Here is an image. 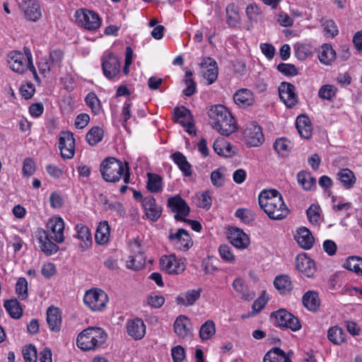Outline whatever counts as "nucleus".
Wrapping results in <instances>:
<instances>
[{"mask_svg":"<svg viewBox=\"0 0 362 362\" xmlns=\"http://www.w3.org/2000/svg\"><path fill=\"white\" fill-rule=\"evenodd\" d=\"M47 230L39 229L36 232V238L40 250L47 255L56 253L59 247L52 241L62 243L64 240V222L60 217L50 218L47 223Z\"/></svg>","mask_w":362,"mask_h":362,"instance_id":"obj_1","label":"nucleus"},{"mask_svg":"<svg viewBox=\"0 0 362 362\" xmlns=\"http://www.w3.org/2000/svg\"><path fill=\"white\" fill-rule=\"evenodd\" d=\"M258 200L261 209L272 220H282L289 214L281 194L276 189L262 191Z\"/></svg>","mask_w":362,"mask_h":362,"instance_id":"obj_2","label":"nucleus"},{"mask_svg":"<svg viewBox=\"0 0 362 362\" xmlns=\"http://www.w3.org/2000/svg\"><path fill=\"white\" fill-rule=\"evenodd\" d=\"M212 127L222 135L229 136L237 130V125L230 112L222 105L212 106L208 111Z\"/></svg>","mask_w":362,"mask_h":362,"instance_id":"obj_3","label":"nucleus"},{"mask_svg":"<svg viewBox=\"0 0 362 362\" xmlns=\"http://www.w3.org/2000/svg\"><path fill=\"white\" fill-rule=\"evenodd\" d=\"M100 171L103 178L110 182H116L119 181L124 175V181L126 184L129 183L130 174L129 172L128 164L126 163V169L123 163L112 157L105 159L100 165Z\"/></svg>","mask_w":362,"mask_h":362,"instance_id":"obj_4","label":"nucleus"},{"mask_svg":"<svg viewBox=\"0 0 362 362\" xmlns=\"http://www.w3.org/2000/svg\"><path fill=\"white\" fill-rule=\"evenodd\" d=\"M107 334L100 327H88L81 332L77 337V346L83 351L95 350L103 344Z\"/></svg>","mask_w":362,"mask_h":362,"instance_id":"obj_5","label":"nucleus"},{"mask_svg":"<svg viewBox=\"0 0 362 362\" xmlns=\"http://www.w3.org/2000/svg\"><path fill=\"white\" fill-rule=\"evenodd\" d=\"M30 62H33L30 49L24 48V53L12 51L8 54V63L10 68L15 72L23 74L30 66Z\"/></svg>","mask_w":362,"mask_h":362,"instance_id":"obj_6","label":"nucleus"},{"mask_svg":"<svg viewBox=\"0 0 362 362\" xmlns=\"http://www.w3.org/2000/svg\"><path fill=\"white\" fill-rule=\"evenodd\" d=\"M84 303L93 311H101L108 302L106 293L100 289H90L84 295Z\"/></svg>","mask_w":362,"mask_h":362,"instance_id":"obj_7","label":"nucleus"},{"mask_svg":"<svg viewBox=\"0 0 362 362\" xmlns=\"http://www.w3.org/2000/svg\"><path fill=\"white\" fill-rule=\"evenodd\" d=\"M279 327L288 328L293 332L301 328V324L296 316L288 313L285 309H279L271 314Z\"/></svg>","mask_w":362,"mask_h":362,"instance_id":"obj_8","label":"nucleus"},{"mask_svg":"<svg viewBox=\"0 0 362 362\" xmlns=\"http://www.w3.org/2000/svg\"><path fill=\"white\" fill-rule=\"evenodd\" d=\"M76 22L89 30L98 29L101 23L99 16L94 11L87 9H80L75 13Z\"/></svg>","mask_w":362,"mask_h":362,"instance_id":"obj_9","label":"nucleus"},{"mask_svg":"<svg viewBox=\"0 0 362 362\" xmlns=\"http://www.w3.org/2000/svg\"><path fill=\"white\" fill-rule=\"evenodd\" d=\"M59 148L64 159H71L75 154V139L72 132H61L59 134Z\"/></svg>","mask_w":362,"mask_h":362,"instance_id":"obj_10","label":"nucleus"},{"mask_svg":"<svg viewBox=\"0 0 362 362\" xmlns=\"http://www.w3.org/2000/svg\"><path fill=\"white\" fill-rule=\"evenodd\" d=\"M102 67L105 77L112 80L120 73L121 63L116 55L109 53L102 57Z\"/></svg>","mask_w":362,"mask_h":362,"instance_id":"obj_11","label":"nucleus"},{"mask_svg":"<svg viewBox=\"0 0 362 362\" xmlns=\"http://www.w3.org/2000/svg\"><path fill=\"white\" fill-rule=\"evenodd\" d=\"M168 238L170 243L178 250H188L193 244L188 232L183 228L178 229L176 233L170 231Z\"/></svg>","mask_w":362,"mask_h":362,"instance_id":"obj_12","label":"nucleus"},{"mask_svg":"<svg viewBox=\"0 0 362 362\" xmlns=\"http://www.w3.org/2000/svg\"><path fill=\"white\" fill-rule=\"evenodd\" d=\"M168 206L175 213V218L177 221H186V217L190 211L189 206L186 202L179 195L170 197L168 200Z\"/></svg>","mask_w":362,"mask_h":362,"instance_id":"obj_13","label":"nucleus"},{"mask_svg":"<svg viewBox=\"0 0 362 362\" xmlns=\"http://www.w3.org/2000/svg\"><path fill=\"white\" fill-rule=\"evenodd\" d=\"M160 266L163 271L169 274H178L185 269V265L175 255H164L160 258Z\"/></svg>","mask_w":362,"mask_h":362,"instance_id":"obj_14","label":"nucleus"},{"mask_svg":"<svg viewBox=\"0 0 362 362\" xmlns=\"http://www.w3.org/2000/svg\"><path fill=\"white\" fill-rule=\"evenodd\" d=\"M174 119L176 122L183 126L189 134H195L193 116L187 108L183 106L175 108Z\"/></svg>","mask_w":362,"mask_h":362,"instance_id":"obj_15","label":"nucleus"},{"mask_svg":"<svg viewBox=\"0 0 362 362\" xmlns=\"http://www.w3.org/2000/svg\"><path fill=\"white\" fill-rule=\"evenodd\" d=\"M279 94L281 101L287 107L291 108L298 102L295 86L288 82H282L279 87Z\"/></svg>","mask_w":362,"mask_h":362,"instance_id":"obj_16","label":"nucleus"},{"mask_svg":"<svg viewBox=\"0 0 362 362\" xmlns=\"http://www.w3.org/2000/svg\"><path fill=\"white\" fill-rule=\"evenodd\" d=\"M173 330L180 339L190 338L192 335V327L189 319L185 315H179L174 322Z\"/></svg>","mask_w":362,"mask_h":362,"instance_id":"obj_17","label":"nucleus"},{"mask_svg":"<svg viewBox=\"0 0 362 362\" xmlns=\"http://www.w3.org/2000/svg\"><path fill=\"white\" fill-rule=\"evenodd\" d=\"M228 238L230 243L238 249H245L250 245V238L243 230L236 227L228 228Z\"/></svg>","mask_w":362,"mask_h":362,"instance_id":"obj_18","label":"nucleus"},{"mask_svg":"<svg viewBox=\"0 0 362 362\" xmlns=\"http://www.w3.org/2000/svg\"><path fill=\"white\" fill-rule=\"evenodd\" d=\"M147 218L156 221L161 216L162 207L156 204L155 198L148 195L144 198L142 205Z\"/></svg>","mask_w":362,"mask_h":362,"instance_id":"obj_19","label":"nucleus"},{"mask_svg":"<svg viewBox=\"0 0 362 362\" xmlns=\"http://www.w3.org/2000/svg\"><path fill=\"white\" fill-rule=\"evenodd\" d=\"M25 17L32 21H37L42 16L41 7L37 0H25L21 4Z\"/></svg>","mask_w":362,"mask_h":362,"instance_id":"obj_20","label":"nucleus"},{"mask_svg":"<svg viewBox=\"0 0 362 362\" xmlns=\"http://www.w3.org/2000/svg\"><path fill=\"white\" fill-rule=\"evenodd\" d=\"M297 269L308 277H312L316 271L315 262L305 255H298L296 259Z\"/></svg>","mask_w":362,"mask_h":362,"instance_id":"obj_21","label":"nucleus"},{"mask_svg":"<svg viewBox=\"0 0 362 362\" xmlns=\"http://www.w3.org/2000/svg\"><path fill=\"white\" fill-rule=\"evenodd\" d=\"M131 247L134 252H137V254L129 257V259L127 261V267L132 270H139L145 265L144 256L139 251L140 243L137 240H134V242L132 243Z\"/></svg>","mask_w":362,"mask_h":362,"instance_id":"obj_22","label":"nucleus"},{"mask_svg":"<svg viewBox=\"0 0 362 362\" xmlns=\"http://www.w3.org/2000/svg\"><path fill=\"white\" fill-rule=\"evenodd\" d=\"M245 136L247 144L252 146H258L264 140L262 128L257 124H252L250 127L247 128L245 131Z\"/></svg>","mask_w":362,"mask_h":362,"instance_id":"obj_23","label":"nucleus"},{"mask_svg":"<svg viewBox=\"0 0 362 362\" xmlns=\"http://www.w3.org/2000/svg\"><path fill=\"white\" fill-rule=\"evenodd\" d=\"M127 330L129 335L135 339H142L146 333V325L141 319L136 318L128 322Z\"/></svg>","mask_w":362,"mask_h":362,"instance_id":"obj_24","label":"nucleus"},{"mask_svg":"<svg viewBox=\"0 0 362 362\" xmlns=\"http://www.w3.org/2000/svg\"><path fill=\"white\" fill-rule=\"evenodd\" d=\"M233 100L240 107H246L254 104L255 96L250 90L241 88L233 95Z\"/></svg>","mask_w":362,"mask_h":362,"instance_id":"obj_25","label":"nucleus"},{"mask_svg":"<svg viewBox=\"0 0 362 362\" xmlns=\"http://www.w3.org/2000/svg\"><path fill=\"white\" fill-rule=\"evenodd\" d=\"M47 322L49 329L53 332H59L62 325L61 313L59 308L51 306L47 310Z\"/></svg>","mask_w":362,"mask_h":362,"instance_id":"obj_26","label":"nucleus"},{"mask_svg":"<svg viewBox=\"0 0 362 362\" xmlns=\"http://www.w3.org/2000/svg\"><path fill=\"white\" fill-rule=\"evenodd\" d=\"M298 245L305 250L310 249L314 243V238L311 232L305 227L300 228L295 236Z\"/></svg>","mask_w":362,"mask_h":362,"instance_id":"obj_27","label":"nucleus"},{"mask_svg":"<svg viewBox=\"0 0 362 362\" xmlns=\"http://www.w3.org/2000/svg\"><path fill=\"white\" fill-rule=\"evenodd\" d=\"M214 150L219 156L231 157L236 153V148L224 139H218L214 142Z\"/></svg>","mask_w":362,"mask_h":362,"instance_id":"obj_28","label":"nucleus"},{"mask_svg":"<svg viewBox=\"0 0 362 362\" xmlns=\"http://www.w3.org/2000/svg\"><path fill=\"white\" fill-rule=\"evenodd\" d=\"M76 230L75 237L83 241L80 247L83 251L86 250L92 245V237L89 228L82 223H78L76 226Z\"/></svg>","mask_w":362,"mask_h":362,"instance_id":"obj_29","label":"nucleus"},{"mask_svg":"<svg viewBox=\"0 0 362 362\" xmlns=\"http://www.w3.org/2000/svg\"><path fill=\"white\" fill-rule=\"evenodd\" d=\"M201 291V289H192L182 293L176 298L177 303L185 306L192 305L199 298Z\"/></svg>","mask_w":362,"mask_h":362,"instance_id":"obj_30","label":"nucleus"},{"mask_svg":"<svg viewBox=\"0 0 362 362\" xmlns=\"http://www.w3.org/2000/svg\"><path fill=\"white\" fill-rule=\"evenodd\" d=\"M296 129L302 138L309 139L312 135V127L309 118L305 115H299L296 121Z\"/></svg>","mask_w":362,"mask_h":362,"instance_id":"obj_31","label":"nucleus"},{"mask_svg":"<svg viewBox=\"0 0 362 362\" xmlns=\"http://www.w3.org/2000/svg\"><path fill=\"white\" fill-rule=\"evenodd\" d=\"M263 362H292L280 348H274L264 357Z\"/></svg>","mask_w":362,"mask_h":362,"instance_id":"obj_32","label":"nucleus"},{"mask_svg":"<svg viewBox=\"0 0 362 362\" xmlns=\"http://www.w3.org/2000/svg\"><path fill=\"white\" fill-rule=\"evenodd\" d=\"M319 60L325 65H330L336 59V52L329 44H324L318 55Z\"/></svg>","mask_w":362,"mask_h":362,"instance_id":"obj_33","label":"nucleus"},{"mask_svg":"<svg viewBox=\"0 0 362 362\" xmlns=\"http://www.w3.org/2000/svg\"><path fill=\"white\" fill-rule=\"evenodd\" d=\"M234 290L240 294L241 298L246 300H252L255 297V294L250 291L247 284L240 279L237 278L233 282Z\"/></svg>","mask_w":362,"mask_h":362,"instance_id":"obj_34","label":"nucleus"},{"mask_svg":"<svg viewBox=\"0 0 362 362\" xmlns=\"http://www.w3.org/2000/svg\"><path fill=\"white\" fill-rule=\"evenodd\" d=\"M274 285L281 294H287L293 288L291 281L286 275L276 276L274 281Z\"/></svg>","mask_w":362,"mask_h":362,"instance_id":"obj_35","label":"nucleus"},{"mask_svg":"<svg viewBox=\"0 0 362 362\" xmlns=\"http://www.w3.org/2000/svg\"><path fill=\"white\" fill-rule=\"evenodd\" d=\"M337 175L346 189H351L356 183V179L354 173L348 168L341 169Z\"/></svg>","mask_w":362,"mask_h":362,"instance_id":"obj_36","label":"nucleus"},{"mask_svg":"<svg viewBox=\"0 0 362 362\" xmlns=\"http://www.w3.org/2000/svg\"><path fill=\"white\" fill-rule=\"evenodd\" d=\"M297 180L303 189L307 191L311 190L316 184L315 178L310 173L303 170L297 174Z\"/></svg>","mask_w":362,"mask_h":362,"instance_id":"obj_37","label":"nucleus"},{"mask_svg":"<svg viewBox=\"0 0 362 362\" xmlns=\"http://www.w3.org/2000/svg\"><path fill=\"white\" fill-rule=\"evenodd\" d=\"M110 228L107 221L101 222L95 232V241L100 245L107 243L110 238Z\"/></svg>","mask_w":362,"mask_h":362,"instance_id":"obj_38","label":"nucleus"},{"mask_svg":"<svg viewBox=\"0 0 362 362\" xmlns=\"http://www.w3.org/2000/svg\"><path fill=\"white\" fill-rule=\"evenodd\" d=\"M172 157L174 162L185 176H190L192 175V166L182 153L175 152L172 155Z\"/></svg>","mask_w":362,"mask_h":362,"instance_id":"obj_39","label":"nucleus"},{"mask_svg":"<svg viewBox=\"0 0 362 362\" xmlns=\"http://www.w3.org/2000/svg\"><path fill=\"white\" fill-rule=\"evenodd\" d=\"M303 305L309 310L315 311L320 306V299L317 293L309 291L303 297Z\"/></svg>","mask_w":362,"mask_h":362,"instance_id":"obj_40","label":"nucleus"},{"mask_svg":"<svg viewBox=\"0 0 362 362\" xmlns=\"http://www.w3.org/2000/svg\"><path fill=\"white\" fill-rule=\"evenodd\" d=\"M4 307L9 315L13 319H19L22 316L23 309L17 299L7 300L4 302Z\"/></svg>","mask_w":362,"mask_h":362,"instance_id":"obj_41","label":"nucleus"},{"mask_svg":"<svg viewBox=\"0 0 362 362\" xmlns=\"http://www.w3.org/2000/svg\"><path fill=\"white\" fill-rule=\"evenodd\" d=\"M345 336L344 331L337 326L329 328L327 332L329 340L337 345H339L345 341Z\"/></svg>","mask_w":362,"mask_h":362,"instance_id":"obj_42","label":"nucleus"},{"mask_svg":"<svg viewBox=\"0 0 362 362\" xmlns=\"http://www.w3.org/2000/svg\"><path fill=\"white\" fill-rule=\"evenodd\" d=\"M344 268L362 276V258L356 256L349 257L344 264Z\"/></svg>","mask_w":362,"mask_h":362,"instance_id":"obj_43","label":"nucleus"},{"mask_svg":"<svg viewBox=\"0 0 362 362\" xmlns=\"http://www.w3.org/2000/svg\"><path fill=\"white\" fill-rule=\"evenodd\" d=\"M103 136V129L99 127H94L87 133L86 139L90 146H95L102 141Z\"/></svg>","mask_w":362,"mask_h":362,"instance_id":"obj_44","label":"nucleus"},{"mask_svg":"<svg viewBox=\"0 0 362 362\" xmlns=\"http://www.w3.org/2000/svg\"><path fill=\"white\" fill-rule=\"evenodd\" d=\"M147 189L153 193H157L162 189V178L160 176L153 174L148 173V182Z\"/></svg>","mask_w":362,"mask_h":362,"instance_id":"obj_45","label":"nucleus"},{"mask_svg":"<svg viewBox=\"0 0 362 362\" xmlns=\"http://www.w3.org/2000/svg\"><path fill=\"white\" fill-rule=\"evenodd\" d=\"M215 332L216 329L214 322L211 320H208L201 326L199 336L202 341H205L209 339L215 334Z\"/></svg>","mask_w":362,"mask_h":362,"instance_id":"obj_46","label":"nucleus"},{"mask_svg":"<svg viewBox=\"0 0 362 362\" xmlns=\"http://www.w3.org/2000/svg\"><path fill=\"white\" fill-rule=\"evenodd\" d=\"M227 23L230 27H235L240 22V17L238 8L234 4H230L226 8Z\"/></svg>","mask_w":362,"mask_h":362,"instance_id":"obj_47","label":"nucleus"},{"mask_svg":"<svg viewBox=\"0 0 362 362\" xmlns=\"http://www.w3.org/2000/svg\"><path fill=\"white\" fill-rule=\"evenodd\" d=\"M274 148L279 155L286 156L291 148V143L286 139L280 138L274 142Z\"/></svg>","mask_w":362,"mask_h":362,"instance_id":"obj_48","label":"nucleus"},{"mask_svg":"<svg viewBox=\"0 0 362 362\" xmlns=\"http://www.w3.org/2000/svg\"><path fill=\"white\" fill-rule=\"evenodd\" d=\"M337 88L329 84H326L320 87L318 91V96L322 100H332L335 97Z\"/></svg>","mask_w":362,"mask_h":362,"instance_id":"obj_49","label":"nucleus"},{"mask_svg":"<svg viewBox=\"0 0 362 362\" xmlns=\"http://www.w3.org/2000/svg\"><path fill=\"white\" fill-rule=\"evenodd\" d=\"M86 105L91 108L93 112L95 115H97L99 113L100 110V100L98 98L97 95L93 93H89L86 98H85Z\"/></svg>","mask_w":362,"mask_h":362,"instance_id":"obj_50","label":"nucleus"},{"mask_svg":"<svg viewBox=\"0 0 362 362\" xmlns=\"http://www.w3.org/2000/svg\"><path fill=\"white\" fill-rule=\"evenodd\" d=\"M16 292L18 298L25 300L28 297V282L23 277L19 278L16 284Z\"/></svg>","mask_w":362,"mask_h":362,"instance_id":"obj_51","label":"nucleus"},{"mask_svg":"<svg viewBox=\"0 0 362 362\" xmlns=\"http://www.w3.org/2000/svg\"><path fill=\"white\" fill-rule=\"evenodd\" d=\"M307 216L309 221L317 225L320 218V208L316 204H311L306 211Z\"/></svg>","mask_w":362,"mask_h":362,"instance_id":"obj_52","label":"nucleus"},{"mask_svg":"<svg viewBox=\"0 0 362 362\" xmlns=\"http://www.w3.org/2000/svg\"><path fill=\"white\" fill-rule=\"evenodd\" d=\"M192 72L188 71L185 74V82L187 88L183 90V93L187 96H191L196 92V84L192 78Z\"/></svg>","mask_w":362,"mask_h":362,"instance_id":"obj_53","label":"nucleus"},{"mask_svg":"<svg viewBox=\"0 0 362 362\" xmlns=\"http://www.w3.org/2000/svg\"><path fill=\"white\" fill-rule=\"evenodd\" d=\"M23 355L25 362H37V349L33 345L25 346L23 349Z\"/></svg>","mask_w":362,"mask_h":362,"instance_id":"obj_54","label":"nucleus"},{"mask_svg":"<svg viewBox=\"0 0 362 362\" xmlns=\"http://www.w3.org/2000/svg\"><path fill=\"white\" fill-rule=\"evenodd\" d=\"M235 216L247 223L252 222L255 219V214L252 211L247 209H238L235 211Z\"/></svg>","mask_w":362,"mask_h":362,"instance_id":"obj_55","label":"nucleus"},{"mask_svg":"<svg viewBox=\"0 0 362 362\" xmlns=\"http://www.w3.org/2000/svg\"><path fill=\"white\" fill-rule=\"evenodd\" d=\"M277 69L279 72L287 76H294L298 73L297 68L291 64L281 63L278 65Z\"/></svg>","mask_w":362,"mask_h":362,"instance_id":"obj_56","label":"nucleus"},{"mask_svg":"<svg viewBox=\"0 0 362 362\" xmlns=\"http://www.w3.org/2000/svg\"><path fill=\"white\" fill-rule=\"evenodd\" d=\"M218 252L221 257L227 262H233L235 256L232 253L230 247L227 245H221L219 247Z\"/></svg>","mask_w":362,"mask_h":362,"instance_id":"obj_57","label":"nucleus"},{"mask_svg":"<svg viewBox=\"0 0 362 362\" xmlns=\"http://www.w3.org/2000/svg\"><path fill=\"white\" fill-rule=\"evenodd\" d=\"M203 76L207 79L208 83H213L218 77V67L216 65L212 66L210 68L202 71Z\"/></svg>","mask_w":362,"mask_h":362,"instance_id":"obj_58","label":"nucleus"},{"mask_svg":"<svg viewBox=\"0 0 362 362\" xmlns=\"http://www.w3.org/2000/svg\"><path fill=\"white\" fill-rule=\"evenodd\" d=\"M63 57L64 54L61 50H53L49 53V62L54 67H60Z\"/></svg>","mask_w":362,"mask_h":362,"instance_id":"obj_59","label":"nucleus"},{"mask_svg":"<svg viewBox=\"0 0 362 362\" xmlns=\"http://www.w3.org/2000/svg\"><path fill=\"white\" fill-rule=\"evenodd\" d=\"M147 304L153 308H160L165 303V298L162 296L150 295L147 298Z\"/></svg>","mask_w":362,"mask_h":362,"instance_id":"obj_60","label":"nucleus"},{"mask_svg":"<svg viewBox=\"0 0 362 362\" xmlns=\"http://www.w3.org/2000/svg\"><path fill=\"white\" fill-rule=\"evenodd\" d=\"M171 352L173 362H182L185 358V349L180 345H177L173 347L171 350Z\"/></svg>","mask_w":362,"mask_h":362,"instance_id":"obj_61","label":"nucleus"},{"mask_svg":"<svg viewBox=\"0 0 362 362\" xmlns=\"http://www.w3.org/2000/svg\"><path fill=\"white\" fill-rule=\"evenodd\" d=\"M35 171V162L30 158H27L24 160L23 166V174L24 176L30 177Z\"/></svg>","mask_w":362,"mask_h":362,"instance_id":"obj_62","label":"nucleus"},{"mask_svg":"<svg viewBox=\"0 0 362 362\" xmlns=\"http://www.w3.org/2000/svg\"><path fill=\"white\" fill-rule=\"evenodd\" d=\"M322 26L324 28L325 32L327 35H329L332 37H334L337 35H338L339 31H338L337 27L335 23L332 20L325 21L323 23Z\"/></svg>","mask_w":362,"mask_h":362,"instance_id":"obj_63","label":"nucleus"},{"mask_svg":"<svg viewBox=\"0 0 362 362\" xmlns=\"http://www.w3.org/2000/svg\"><path fill=\"white\" fill-rule=\"evenodd\" d=\"M211 180L212 185L216 187H220L224 184V176L219 170H214L211 174Z\"/></svg>","mask_w":362,"mask_h":362,"instance_id":"obj_64","label":"nucleus"}]
</instances>
